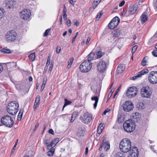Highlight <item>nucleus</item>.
I'll use <instances>...</instances> for the list:
<instances>
[{
  "label": "nucleus",
  "mask_w": 157,
  "mask_h": 157,
  "mask_svg": "<svg viewBox=\"0 0 157 157\" xmlns=\"http://www.w3.org/2000/svg\"><path fill=\"white\" fill-rule=\"evenodd\" d=\"M119 147L121 151L124 153L130 151L132 148V143L130 140L127 138L123 139L120 142Z\"/></svg>",
  "instance_id": "f257e3e1"
},
{
  "label": "nucleus",
  "mask_w": 157,
  "mask_h": 157,
  "mask_svg": "<svg viewBox=\"0 0 157 157\" xmlns=\"http://www.w3.org/2000/svg\"><path fill=\"white\" fill-rule=\"evenodd\" d=\"M19 105L17 102L14 101L9 103L7 107V112L10 115H16L19 110Z\"/></svg>",
  "instance_id": "f03ea898"
},
{
  "label": "nucleus",
  "mask_w": 157,
  "mask_h": 157,
  "mask_svg": "<svg viewBox=\"0 0 157 157\" xmlns=\"http://www.w3.org/2000/svg\"><path fill=\"white\" fill-rule=\"evenodd\" d=\"M123 126L124 130L127 132H132L135 128V122L132 120L126 121L124 123Z\"/></svg>",
  "instance_id": "7ed1b4c3"
},
{
  "label": "nucleus",
  "mask_w": 157,
  "mask_h": 157,
  "mask_svg": "<svg viewBox=\"0 0 157 157\" xmlns=\"http://www.w3.org/2000/svg\"><path fill=\"white\" fill-rule=\"evenodd\" d=\"M1 122L3 125L10 128L13 126L14 123L12 118L8 115L3 116L1 118Z\"/></svg>",
  "instance_id": "20e7f679"
},
{
  "label": "nucleus",
  "mask_w": 157,
  "mask_h": 157,
  "mask_svg": "<svg viewBox=\"0 0 157 157\" xmlns=\"http://www.w3.org/2000/svg\"><path fill=\"white\" fill-rule=\"evenodd\" d=\"M91 67L92 63L87 60H85L81 63L79 68L81 72H87L91 69Z\"/></svg>",
  "instance_id": "39448f33"
},
{
  "label": "nucleus",
  "mask_w": 157,
  "mask_h": 157,
  "mask_svg": "<svg viewBox=\"0 0 157 157\" xmlns=\"http://www.w3.org/2000/svg\"><path fill=\"white\" fill-rule=\"evenodd\" d=\"M140 94L142 97L146 98H150L152 94V92L149 86L143 87L140 90Z\"/></svg>",
  "instance_id": "423d86ee"
},
{
  "label": "nucleus",
  "mask_w": 157,
  "mask_h": 157,
  "mask_svg": "<svg viewBox=\"0 0 157 157\" xmlns=\"http://www.w3.org/2000/svg\"><path fill=\"white\" fill-rule=\"evenodd\" d=\"M148 80L151 84L157 83V71H153L150 72L148 76Z\"/></svg>",
  "instance_id": "0eeeda50"
},
{
  "label": "nucleus",
  "mask_w": 157,
  "mask_h": 157,
  "mask_svg": "<svg viewBox=\"0 0 157 157\" xmlns=\"http://www.w3.org/2000/svg\"><path fill=\"white\" fill-rule=\"evenodd\" d=\"M119 23L120 19L116 16L113 18L109 24V28L110 29H113L117 26Z\"/></svg>",
  "instance_id": "6e6552de"
},
{
  "label": "nucleus",
  "mask_w": 157,
  "mask_h": 157,
  "mask_svg": "<svg viewBox=\"0 0 157 157\" xmlns=\"http://www.w3.org/2000/svg\"><path fill=\"white\" fill-rule=\"evenodd\" d=\"M92 117V114L87 112L84 114L82 117H80V118L82 122L85 124H88L91 121Z\"/></svg>",
  "instance_id": "1a4fd4ad"
},
{
  "label": "nucleus",
  "mask_w": 157,
  "mask_h": 157,
  "mask_svg": "<svg viewBox=\"0 0 157 157\" xmlns=\"http://www.w3.org/2000/svg\"><path fill=\"white\" fill-rule=\"evenodd\" d=\"M106 67L105 62L102 60H100L98 63L97 70L100 73L104 72L105 71Z\"/></svg>",
  "instance_id": "9d476101"
},
{
  "label": "nucleus",
  "mask_w": 157,
  "mask_h": 157,
  "mask_svg": "<svg viewBox=\"0 0 157 157\" xmlns=\"http://www.w3.org/2000/svg\"><path fill=\"white\" fill-rule=\"evenodd\" d=\"M123 109L126 112H129L132 110L134 108V105L130 101H126L123 105Z\"/></svg>",
  "instance_id": "9b49d317"
},
{
  "label": "nucleus",
  "mask_w": 157,
  "mask_h": 157,
  "mask_svg": "<svg viewBox=\"0 0 157 157\" xmlns=\"http://www.w3.org/2000/svg\"><path fill=\"white\" fill-rule=\"evenodd\" d=\"M17 34L14 31L8 32L6 35V38L8 40L14 41L16 39Z\"/></svg>",
  "instance_id": "f8f14e48"
},
{
  "label": "nucleus",
  "mask_w": 157,
  "mask_h": 157,
  "mask_svg": "<svg viewBox=\"0 0 157 157\" xmlns=\"http://www.w3.org/2000/svg\"><path fill=\"white\" fill-rule=\"evenodd\" d=\"M137 90L136 88L135 87H130L126 93L127 96L129 98L135 96L137 94Z\"/></svg>",
  "instance_id": "ddd939ff"
},
{
  "label": "nucleus",
  "mask_w": 157,
  "mask_h": 157,
  "mask_svg": "<svg viewBox=\"0 0 157 157\" xmlns=\"http://www.w3.org/2000/svg\"><path fill=\"white\" fill-rule=\"evenodd\" d=\"M16 1L13 0H6L4 1L3 4L7 9H12L16 6Z\"/></svg>",
  "instance_id": "4468645a"
},
{
  "label": "nucleus",
  "mask_w": 157,
  "mask_h": 157,
  "mask_svg": "<svg viewBox=\"0 0 157 157\" xmlns=\"http://www.w3.org/2000/svg\"><path fill=\"white\" fill-rule=\"evenodd\" d=\"M30 11L29 10L24 9L20 13L21 17L24 20L28 19L30 17Z\"/></svg>",
  "instance_id": "2eb2a0df"
},
{
  "label": "nucleus",
  "mask_w": 157,
  "mask_h": 157,
  "mask_svg": "<svg viewBox=\"0 0 157 157\" xmlns=\"http://www.w3.org/2000/svg\"><path fill=\"white\" fill-rule=\"evenodd\" d=\"M130 151L129 157H138L139 151L138 148L135 147H132Z\"/></svg>",
  "instance_id": "dca6fc26"
},
{
  "label": "nucleus",
  "mask_w": 157,
  "mask_h": 157,
  "mask_svg": "<svg viewBox=\"0 0 157 157\" xmlns=\"http://www.w3.org/2000/svg\"><path fill=\"white\" fill-rule=\"evenodd\" d=\"M148 17L146 12L144 13L140 17V21L142 24H144L147 20Z\"/></svg>",
  "instance_id": "f3484780"
},
{
  "label": "nucleus",
  "mask_w": 157,
  "mask_h": 157,
  "mask_svg": "<svg viewBox=\"0 0 157 157\" xmlns=\"http://www.w3.org/2000/svg\"><path fill=\"white\" fill-rule=\"evenodd\" d=\"M50 141L48 139H45L43 140V144L46 149H50Z\"/></svg>",
  "instance_id": "a211bd4d"
},
{
  "label": "nucleus",
  "mask_w": 157,
  "mask_h": 157,
  "mask_svg": "<svg viewBox=\"0 0 157 157\" xmlns=\"http://www.w3.org/2000/svg\"><path fill=\"white\" fill-rule=\"evenodd\" d=\"M121 33L119 29H116L113 33L110 34V37L113 38V39H114L115 38L118 37L120 35Z\"/></svg>",
  "instance_id": "6ab92c4d"
},
{
  "label": "nucleus",
  "mask_w": 157,
  "mask_h": 157,
  "mask_svg": "<svg viewBox=\"0 0 157 157\" xmlns=\"http://www.w3.org/2000/svg\"><path fill=\"white\" fill-rule=\"evenodd\" d=\"M137 6L136 4H134L132 6L128 11V12L131 14L134 13L137 10Z\"/></svg>",
  "instance_id": "aec40b11"
},
{
  "label": "nucleus",
  "mask_w": 157,
  "mask_h": 157,
  "mask_svg": "<svg viewBox=\"0 0 157 157\" xmlns=\"http://www.w3.org/2000/svg\"><path fill=\"white\" fill-rule=\"evenodd\" d=\"M85 132L84 129L82 128H78L76 133V135L78 136H83Z\"/></svg>",
  "instance_id": "412c9836"
},
{
  "label": "nucleus",
  "mask_w": 157,
  "mask_h": 157,
  "mask_svg": "<svg viewBox=\"0 0 157 157\" xmlns=\"http://www.w3.org/2000/svg\"><path fill=\"white\" fill-rule=\"evenodd\" d=\"M125 69V67L124 64H121L119 65L117 67V72L118 74L121 73Z\"/></svg>",
  "instance_id": "4be33fe9"
},
{
  "label": "nucleus",
  "mask_w": 157,
  "mask_h": 157,
  "mask_svg": "<svg viewBox=\"0 0 157 157\" xmlns=\"http://www.w3.org/2000/svg\"><path fill=\"white\" fill-rule=\"evenodd\" d=\"M101 144L105 151H107L110 149V145L109 142H106V143H103Z\"/></svg>",
  "instance_id": "5701e85b"
},
{
  "label": "nucleus",
  "mask_w": 157,
  "mask_h": 157,
  "mask_svg": "<svg viewBox=\"0 0 157 157\" xmlns=\"http://www.w3.org/2000/svg\"><path fill=\"white\" fill-rule=\"evenodd\" d=\"M59 141L58 138H56L53 140L50 143L51 148L55 146Z\"/></svg>",
  "instance_id": "b1692460"
},
{
  "label": "nucleus",
  "mask_w": 157,
  "mask_h": 157,
  "mask_svg": "<svg viewBox=\"0 0 157 157\" xmlns=\"http://www.w3.org/2000/svg\"><path fill=\"white\" fill-rule=\"evenodd\" d=\"M95 53L94 52H91L88 56V58L86 60L87 61H88L90 62L91 60L93 59L94 57V56Z\"/></svg>",
  "instance_id": "393cba45"
},
{
  "label": "nucleus",
  "mask_w": 157,
  "mask_h": 157,
  "mask_svg": "<svg viewBox=\"0 0 157 157\" xmlns=\"http://www.w3.org/2000/svg\"><path fill=\"white\" fill-rule=\"evenodd\" d=\"M91 99L92 101L95 100V101L94 103V109H95L97 107V103L98 102V98L97 96L92 97H91Z\"/></svg>",
  "instance_id": "a878e982"
},
{
  "label": "nucleus",
  "mask_w": 157,
  "mask_h": 157,
  "mask_svg": "<svg viewBox=\"0 0 157 157\" xmlns=\"http://www.w3.org/2000/svg\"><path fill=\"white\" fill-rule=\"evenodd\" d=\"M49 150H50L47 152V155L48 156H52L54 154L55 149L53 147H51Z\"/></svg>",
  "instance_id": "bb28decb"
},
{
  "label": "nucleus",
  "mask_w": 157,
  "mask_h": 157,
  "mask_svg": "<svg viewBox=\"0 0 157 157\" xmlns=\"http://www.w3.org/2000/svg\"><path fill=\"white\" fill-rule=\"evenodd\" d=\"M148 71V70L147 69H143L139 73L138 75H139V77H140L142 75L147 73Z\"/></svg>",
  "instance_id": "cd10ccee"
},
{
  "label": "nucleus",
  "mask_w": 157,
  "mask_h": 157,
  "mask_svg": "<svg viewBox=\"0 0 157 157\" xmlns=\"http://www.w3.org/2000/svg\"><path fill=\"white\" fill-rule=\"evenodd\" d=\"M23 110L22 109H20L18 115L17 119L19 121L21 120L22 116Z\"/></svg>",
  "instance_id": "c85d7f7f"
},
{
  "label": "nucleus",
  "mask_w": 157,
  "mask_h": 157,
  "mask_svg": "<svg viewBox=\"0 0 157 157\" xmlns=\"http://www.w3.org/2000/svg\"><path fill=\"white\" fill-rule=\"evenodd\" d=\"M64 104L63 106V110L64 108L67 105L70 104L72 103V102L69 101L68 100L66 99H64Z\"/></svg>",
  "instance_id": "c756f323"
},
{
  "label": "nucleus",
  "mask_w": 157,
  "mask_h": 157,
  "mask_svg": "<svg viewBox=\"0 0 157 157\" xmlns=\"http://www.w3.org/2000/svg\"><path fill=\"white\" fill-rule=\"evenodd\" d=\"M140 117V114L138 113H135V115L133 116V118L134 119H136L138 120L139 119Z\"/></svg>",
  "instance_id": "7c9ffc66"
},
{
  "label": "nucleus",
  "mask_w": 157,
  "mask_h": 157,
  "mask_svg": "<svg viewBox=\"0 0 157 157\" xmlns=\"http://www.w3.org/2000/svg\"><path fill=\"white\" fill-rule=\"evenodd\" d=\"M74 59L73 58H71L68 61V65L67 66V68H69L71 67L72 63L73 62Z\"/></svg>",
  "instance_id": "2f4dec72"
},
{
  "label": "nucleus",
  "mask_w": 157,
  "mask_h": 157,
  "mask_svg": "<svg viewBox=\"0 0 157 157\" xmlns=\"http://www.w3.org/2000/svg\"><path fill=\"white\" fill-rule=\"evenodd\" d=\"M1 52L4 53H11V51L10 50L5 48L2 49L1 50Z\"/></svg>",
  "instance_id": "473e14b6"
},
{
  "label": "nucleus",
  "mask_w": 157,
  "mask_h": 157,
  "mask_svg": "<svg viewBox=\"0 0 157 157\" xmlns=\"http://www.w3.org/2000/svg\"><path fill=\"white\" fill-rule=\"evenodd\" d=\"M96 54L98 57V58H100L104 54V53L101 51H98L97 52Z\"/></svg>",
  "instance_id": "72a5a7b5"
},
{
  "label": "nucleus",
  "mask_w": 157,
  "mask_h": 157,
  "mask_svg": "<svg viewBox=\"0 0 157 157\" xmlns=\"http://www.w3.org/2000/svg\"><path fill=\"white\" fill-rule=\"evenodd\" d=\"M29 57L30 59L32 61H34L35 59V55L34 53L30 54Z\"/></svg>",
  "instance_id": "f704fd0d"
},
{
  "label": "nucleus",
  "mask_w": 157,
  "mask_h": 157,
  "mask_svg": "<svg viewBox=\"0 0 157 157\" xmlns=\"http://www.w3.org/2000/svg\"><path fill=\"white\" fill-rule=\"evenodd\" d=\"M106 142H109L106 140V137L105 136H103L101 139V140L100 144H102L104 143H106Z\"/></svg>",
  "instance_id": "c9c22d12"
},
{
  "label": "nucleus",
  "mask_w": 157,
  "mask_h": 157,
  "mask_svg": "<svg viewBox=\"0 0 157 157\" xmlns=\"http://www.w3.org/2000/svg\"><path fill=\"white\" fill-rule=\"evenodd\" d=\"M4 12V10L2 8H0V19L3 16Z\"/></svg>",
  "instance_id": "e433bc0d"
},
{
  "label": "nucleus",
  "mask_w": 157,
  "mask_h": 157,
  "mask_svg": "<svg viewBox=\"0 0 157 157\" xmlns=\"http://www.w3.org/2000/svg\"><path fill=\"white\" fill-rule=\"evenodd\" d=\"M99 3L98 2H97L96 1H95V0H94L92 4V8L93 9V10H94L95 7L97 6Z\"/></svg>",
  "instance_id": "4c0bfd02"
},
{
  "label": "nucleus",
  "mask_w": 157,
  "mask_h": 157,
  "mask_svg": "<svg viewBox=\"0 0 157 157\" xmlns=\"http://www.w3.org/2000/svg\"><path fill=\"white\" fill-rule=\"evenodd\" d=\"M147 57H144L142 60L141 64L142 66H144L147 65L146 63H147V59L146 58H147Z\"/></svg>",
  "instance_id": "58836bf2"
},
{
  "label": "nucleus",
  "mask_w": 157,
  "mask_h": 157,
  "mask_svg": "<svg viewBox=\"0 0 157 157\" xmlns=\"http://www.w3.org/2000/svg\"><path fill=\"white\" fill-rule=\"evenodd\" d=\"M78 114V111H75L74 112L72 115L71 117L75 119Z\"/></svg>",
  "instance_id": "ea45409f"
},
{
  "label": "nucleus",
  "mask_w": 157,
  "mask_h": 157,
  "mask_svg": "<svg viewBox=\"0 0 157 157\" xmlns=\"http://www.w3.org/2000/svg\"><path fill=\"white\" fill-rule=\"evenodd\" d=\"M40 95H37L36 98V99H35V102L40 103Z\"/></svg>",
  "instance_id": "a19ab883"
},
{
  "label": "nucleus",
  "mask_w": 157,
  "mask_h": 157,
  "mask_svg": "<svg viewBox=\"0 0 157 157\" xmlns=\"http://www.w3.org/2000/svg\"><path fill=\"white\" fill-rule=\"evenodd\" d=\"M103 12L102 11H101L100 12L99 14V13H98L97 15L96 19L97 20H99V18H100L101 17V15L103 14Z\"/></svg>",
  "instance_id": "79ce46f5"
},
{
  "label": "nucleus",
  "mask_w": 157,
  "mask_h": 157,
  "mask_svg": "<svg viewBox=\"0 0 157 157\" xmlns=\"http://www.w3.org/2000/svg\"><path fill=\"white\" fill-rule=\"evenodd\" d=\"M40 103L35 102L34 103V104L33 105V109H34L36 111L38 107L39 106Z\"/></svg>",
  "instance_id": "37998d69"
},
{
  "label": "nucleus",
  "mask_w": 157,
  "mask_h": 157,
  "mask_svg": "<svg viewBox=\"0 0 157 157\" xmlns=\"http://www.w3.org/2000/svg\"><path fill=\"white\" fill-rule=\"evenodd\" d=\"M121 86H120L119 88H118V89H117V90L116 91V92H115V94H114V95L113 96V98H116V95H117L118 94V92H119V89L121 88Z\"/></svg>",
  "instance_id": "c03bdc74"
},
{
  "label": "nucleus",
  "mask_w": 157,
  "mask_h": 157,
  "mask_svg": "<svg viewBox=\"0 0 157 157\" xmlns=\"http://www.w3.org/2000/svg\"><path fill=\"white\" fill-rule=\"evenodd\" d=\"M153 6L155 9L157 10V0H154Z\"/></svg>",
  "instance_id": "a18cd8bd"
},
{
  "label": "nucleus",
  "mask_w": 157,
  "mask_h": 157,
  "mask_svg": "<svg viewBox=\"0 0 157 157\" xmlns=\"http://www.w3.org/2000/svg\"><path fill=\"white\" fill-rule=\"evenodd\" d=\"M123 154L121 152H118L114 155V157H123Z\"/></svg>",
  "instance_id": "49530a36"
},
{
  "label": "nucleus",
  "mask_w": 157,
  "mask_h": 157,
  "mask_svg": "<svg viewBox=\"0 0 157 157\" xmlns=\"http://www.w3.org/2000/svg\"><path fill=\"white\" fill-rule=\"evenodd\" d=\"M51 29H47L44 34L43 36H46L48 35L49 32L50 31Z\"/></svg>",
  "instance_id": "de8ad7c7"
},
{
  "label": "nucleus",
  "mask_w": 157,
  "mask_h": 157,
  "mask_svg": "<svg viewBox=\"0 0 157 157\" xmlns=\"http://www.w3.org/2000/svg\"><path fill=\"white\" fill-rule=\"evenodd\" d=\"M105 125H104L103 123H100L99 125L98 126V128L100 129L101 128L103 130L105 127Z\"/></svg>",
  "instance_id": "09e8293b"
},
{
  "label": "nucleus",
  "mask_w": 157,
  "mask_h": 157,
  "mask_svg": "<svg viewBox=\"0 0 157 157\" xmlns=\"http://www.w3.org/2000/svg\"><path fill=\"white\" fill-rule=\"evenodd\" d=\"M152 55L155 57H157V49L153 50L152 52Z\"/></svg>",
  "instance_id": "8fccbe9b"
},
{
  "label": "nucleus",
  "mask_w": 157,
  "mask_h": 157,
  "mask_svg": "<svg viewBox=\"0 0 157 157\" xmlns=\"http://www.w3.org/2000/svg\"><path fill=\"white\" fill-rule=\"evenodd\" d=\"M137 45H135L134 46L133 48H132V53H133L136 50L137 48Z\"/></svg>",
  "instance_id": "3c124183"
},
{
  "label": "nucleus",
  "mask_w": 157,
  "mask_h": 157,
  "mask_svg": "<svg viewBox=\"0 0 157 157\" xmlns=\"http://www.w3.org/2000/svg\"><path fill=\"white\" fill-rule=\"evenodd\" d=\"M113 91H114V90H113V89H112L111 90V91L109 93V94L108 96V99H109L111 98Z\"/></svg>",
  "instance_id": "603ef678"
},
{
  "label": "nucleus",
  "mask_w": 157,
  "mask_h": 157,
  "mask_svg": "<svg viewBox=\"0 0 157 157\" xmlns=\"http://www.w3.org/2000/svg\"><path fill=\"white\" fill-rule=\"evenodd\" d=\"M53 67V64L51 63L50 64V67L49 69V71L50 72V73H51L52 71V69Z\"/></svg>",
  "instance_id": "864d4df0"
},
{
  "label": "nucleus",
  "mask_w": 157,
  "mask_h": 157,
  "mask_svg": "<svg viewBox=\"0 0 157 157\" xmlns=\"http://www.w3.org/2000/svg\"><path fill=\"white\" fill-rule=\"evenodd\" d=\"M67 25L68 26H70L71 25V22L70 20H68L66 22Z\"/></svg>",
  "instance_id": "5fc2aeb1"
},
{
  "label": "nucleus",
  "mask_w": 157,
  "mask_h": 157,
  "mask_svg": "<svg viewBox=\"0 0 157 157\" xmlns=\"http://www.w3.org/2000/svg\"><path fill=\"white\" fill-rule=\"evenodd\" d=\"M61 50V48L59 46H58L56 48V52L57 53H59Z\"/></svg>",
  "instance_id": "6e6d98bb"
},
{
  "label": "nucleus",
  "mask_w": 157,
  "mask_h": 157,
  "mask_svg": "<svg viewBox=\"0 0 157 157\" xmlns=\"http://www.w3.org/2000/svg\"><path fill=\"white\" fill-rule=\"evenodd\" d=\"M140 108L141 109H144V108L143 103L142 102H140L139 104Z\"/></svg>",
  "instance_id": "4d7b16f0"
},
{
  "label": "nucleus",
  "mask_w": 157,
  "mask_h": 157,
  "mask_svg": "<svg viewBox=\"0 0 157 157\" xmlns=\"http://www.w3.org/2000/svg\"><path fill=\"white\" fill-rule=\"evenodd\" d=\"M102 130H103V129H102L101 128L100 129V128H98L97 132L98 134H100L102 132Z\"/></svg>",
  "instance_id": "13d9d810"
},
{
  "label": "nucleus",
  "mask_w": 157,
  "mask_h": 157,
  "mask_svg": "<svg viewBox=\"0 0 157 157\" xmlns=\"http://www.w3.org/2000/svg\"><path fill=\"white\" fill-rule=\"evenodd\" d=\"M125 2L123 0L120 3L119 6L120 7H121L123 6Z\"/></svg>",
  "instance_id": "bf43d9fd"
},
{
  "label": "nucleus",
  "mask_w": 157,
  "mask_h": 157,
  "mask_svg": "<svg viewBox=\"0 0 157 157\" xmlns=\"http://www.w3.org/2000/svg\"><path fill=\"white\" fill-rule=\"evenodd\" d=\"M48 132L49 133L51 134L52 135H54V132L53 130L52 129H50L48 130Z\"/></svg>",
  "instance_id": "052dcab7"
},
{
  "label": "nucleus",
  "mask_w": 157,
  "mask_h": 157,
  "mask_svg": "<svg viewBox=\"0 0 157 157\" xmlns=\"http://www.w3.org/2000/svg\"><path fill=\"white\" fill-rule=\"evenodd\" d=\"M110 111V109H107L106 110H105L104 111V112L103 113V115H105L106 114V113L108 112L109 111Z\"/></svg>",
  "instance_id": "680f3d73"
},
{
  "label": "nucleus",
  "mask_w": 157,
  "mask_h": 157,
  "mask_svg": "<svg viewBox=\"0 0 157 157\" xmlns=\"http://www.w3.org/2000/svg\"><path fill=\"white\" fill-rule=\"evenodd\" d=\"M39 126V123L38 122H37L36 124L35 127V128L34 129V131H35L36 130V129L38 128Z\"/></svg>",
  "instance_id": "e2e57ef3"
},
{
  "label": "nucleus",
  "mask_w": 157,
  "mask_h": 157,
  "mask_svg": "<svg viewBox=\"0 0 157 157\" xmlns=\"http://www.w3.org/2000/svg\"><path fill=\"white\" fill-rule=\"evenodd\" d=\"M63 19L65 20H67V13H63Z\"/></svg>",
  "instance_id": "0e129e2a"
},
{
  "label": "nucleus",
  "mask_w": 157,
  "mask_h": 157,
  "mask_svg": "<svg viewBox=\"0 0 157 157\" xmlns=\"http://www.w3.org/2000/svg\"><path fill=\"white\" fill-rule=\"evenodd\" d=\"M66 7L65 5H64L63 13H66Z\"/></svg>",
  "instance_id": "69168bd1"
},
{
  "label": "nucleus",
  "mask_w": 157,
  "mask_h": 157,
  "mask_svg": "<svg viewBox=\"0 0 157 157\" xmlns=\"http://www.w3.org/2000/svg\"><path fill=\"white\" fill-rule=\"evenodd\" d=\"M137 78H140L139 77V75H138L136 76H133L132 78V79L133 80H134L136 79Z\"/></svg>",
  "instance_id": "338daca9"
},
{
  "label": "nucleus",
  "mask_w": 157,
  "mask_h": 157,
  "mask_svg": "<svg viewBox=\"0 0 157 157\" xmlns=\"http://www.w3.org/2000/svg\"><path fill=\"white\" fill-rule=\"evenodd\" d=\"M45 85H44V83H43L42 86H41V91H42L43 90V89H44V88L45 87Z\"/></svg>",
  "instance_id": "774afa93"
}]
</instances>
